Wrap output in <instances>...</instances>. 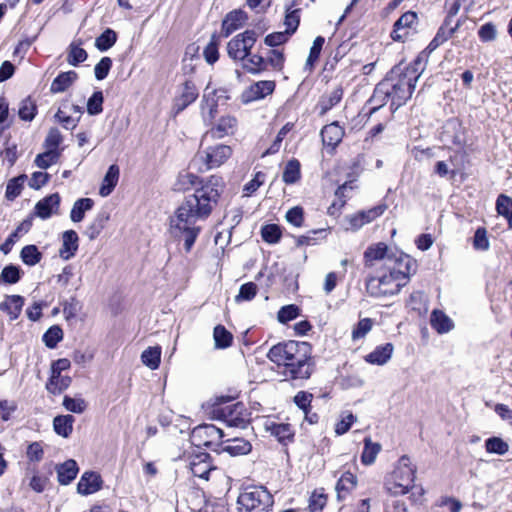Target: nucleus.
Instances as JSON below:
<instances>
[{"label": "nucleus", "mask_w": 512, "mask_h": 512, "mask_svg": "<svg viewBox=\"0 0 512 512\" xmlns=\"http://www.w3.org/2000/svg\"><path fill=\"white\" fill-rule=\"evenodd\" d=\"M221 183L220 177L211 176L193 195L186 198L171 218V233L174 237L184 238L186 252H190L201 231V227L196 225L197 221L205 220L217 205Z\"/></svg>", "instance_id": "f257e3e1"}, {"label": "nucleus", "mask_w": 512, "mask_h": 512, "mask_svg": "<svg viewBox=\"0 0 512 512\" xmlns=\"http://www.w3.org/2000/svg\"><path fill=\"white\" fill-rule=\"evenodd\" d=\"M418 69L413 66L399 64L387 74L392 106H402L412 95L419 78Z\"/></svg>", "instance_id": "f03ea898"}, {"label": "nucleus", "mask_w": 512, "mask_h": 512, "mask_svg": "<svg viewBox=\"0 0 512 512\" xmlns=\"http://www.w3.org/2000/svg\"><path fill=\"white\" fill-rule=\"evenodd\" d=\"M237 503L245 512H269L274 500L271 493L262 485L250 484L240 492Z\"/></svg>", "instance_id": "7ed1b4c3"}, {"label": "nucleus", "mask_w": 512, "mask_h": 512, "mask_svg": "<svg viewBox=\"0 0 512 512\" xmlns=\"http://www.w3.org/2000/svg\"><path fill=\"white\" fill-rule=\"evenodd\" d=\"M312 347L308 342H301L299 348L283 365V374L291 379H308L313 372Z\"/></svg>", "instance_id": "20e7f679"}, {"label": "nucleus", "mask_w": 512, "mask_h": 512, "mask_svg": "<svg viewBox=\"0 0 512 512\" xmlns=\"http://www.w3.org/2000/svg\"><path fill=\"white\" fill-rule=\"evenodd\" d=\"M405 285V281L388 271L380 276L369 277L366 290L371 297L382 298L398 294Z\"/></svg>", "instance_id": "39448f33"}, {"label": "nucleus", "mask_w": 512, "mask_h": 512, "mask_svg": "<svg viewBox=\"0 0 512 512\" xmlns=\"http://www.w3.org/2000/svg\"><path fill=\"white\" fill-rule=\"evenodd\" d=\"M232 154L228 145L217 144L208 146L199 151L193 159V164L198 165V170L207 171L220 167Z\"/></svg>", "instance_id": "423d86ee"}, {"label": "nucleus", "mask_w": 512, "mask_h": 512, "mask_svg": "<svg viewBox=\"0 0 512 512\" xmlns=\"http://www.w3.org/2000/svg\"><path fill=\"white\" fill-rule=\"evenodd\" d=\"M386 269L407 284L417 271V262L403 252L393 251L386 259Z\"/></svg>", "instance_id": "0eeeda50"}, {"label": "nucleus", "mask_w": 512, "mask_h": 512, "mask_svg": "<svg viewBox=\"0 0 512 512\" xmlns=\"http://www.w3.org/2000/svg\"><path fill=\"white\" fill-rule=\"evenodd\" d=\"M258 34L254 30H246L233 37L227 44V53L230 58L245 61L255 45Z\"/></svg>", "instance_id": "6e6552de"}, {"label": "nucleus", "mask_w": 512, "mask_h": 512, "mask_svg": "<svg viewBox=\"0 0 512 512\" xmlns=\"http://www.w3.org/2000/svg\"><path fill=\"white\" fill-rule=\"evenodd\" d=\"M182 469L187 472V477H198L203 480H208L210 473L216 470L208 460L207 454L196 455L189 462H185Z\"/></svg>", "instance_id": "1a4fd4ad"}, {"label": "nucleus", "mask_w": 512, "mask_h": 512, "mask_svg": "<svg viewBox=\"0 0 512 512\" xmlns=\"http://www.w3.org/2000/svg\"><path fill=\"white\" fill-rule=\"evenodd\" d=\"M238 121L234 116H222L217 123L209 129L202 138L201 146L209 139H221L225 136L233 135L237 129Z\"/></svg>", "instance_id": "9d476101"}, {"label": "nucleus", "mask_w": 512, "mask_h": 512, "mask_svg": "<svg viewBox=\"0 0 512 512\" xmlns=\"http://www.w3.org/2000/svg\"><path fill=\"white\" fill-rule=\"evenodd\" d=\"M300 345L301 342L293 340L280 342L269 349L267 358L277 366H283Z\"/></svg>", "instance_id": "9b49d317"}, {"label": "nucleus", "mask_w": 512, "mask_h": 512, "mask_svg": "<svg viewBox=\"0 0 512 512\" xmlns=\"http://www.w3.org/2000/svg\"><path fill=\"white\" fill-rule=\"evenodd\" d=\"M222 415L228 426L245 428L248 423V414L243 403L237 402L222 409Z\"/></svg>", "instance_id": "f8f14e48"}, {"label": "nucleus", "mask_w": 512, "mask_h": 512, "mask_svg": "<svg viewBox=\"0 0 512 512\" xmlns=\"http://www.w3.org/2000/svg\"><path fill=\"white\" fill-rule=\"evenodd\" d=\"M275 82L264 80L250 85L242 94L244 103H249L265 98L275 90Z\"/></svg>", "instance_id": "ddd939ff"}, {"label": "nucleus", "mask_w": 512, "mask_h": 512, "mask_svg": "<svg viewBox=\"0 0 512 512\" xmlns=\"http://www.w3.org/2000/svg\"><path fill=\"white\" fill-rule=\"evenodd\" d=\"M198 89L195 84L187 80L185 81L179 90V95L174 100V110L176 113H180L190 104H192L198 98Z\"/></svg>", "instance_id": "4468645a"}, {"label": "nucleus", "mask_w": 512, "mask_h": 512, "mask_svg": "<svg viewBox=\"0 0 512 512\" xmlns=\"http://www.w3.org/2000/svg\"><path fill=\"white\" fill-rule=\"evenodd\" d=\"M417 22V14L413 11H407L394 23L391 37L394 41H403L408 36V28H411Z\"/></svg>", "instance_id": "2eb2a0df"}, {"label": "nucleus", "mask_w": 512, "mask_h": 512, "mask_svg": "<svg viewBox=\"0 0 512 512\" xmlns=\"http://www.w3.org/2000/svg\"><path fill=\"white\" fill-rule=\"evenodd\" d=\"M248 19L247 14L243 10H233L229 12L222 22V34L228 37L234 31L242 28Z\"/></svg>", "instance_id": "dca6fc26"}, {"label": "nucleus", "mask_w": 512, "mask_h": 512, "mask_svg": "<svg viewBox=\"0 0 512 512\" xmlns=\"http://www.w3.org/2000/svg\"><path fill=\"white\" fill-rule=\"evenodd\" d=\"M202 437H206V439L203 442L196 443V445L209 446L214 441H218L223 438V431L213 424H207L195 428L192 432L193 441Z\"/></svg>", "instance_id": "f3484780"}, {"label": "nucleus", "mask_w": 512, "mask_h": 512, "mask_svg": "<svg viewBox=\"0 0 512 512\" xmlns=\"http://www.w3.org/2000/svg\"><path fill=\"white\" fill-rule=\"evenodd\" d=\"M60 204V196L58 193L51 194L41 199L35 205V213L42 219L49 218L55 209H58Z\"/></svg>", "instance_id": "a211bd4d"}, {"label": "nucleus", "mask_w": 512, "mask_h": 512, "mask_svg": "<svg viewBox=\"0 0 512 512\" xmlns=\"http://www.w3.org/2000/svg\"><path fill=\"white\" fill-rule=\"evenodd\" d=\"M343 135L344 130L337 122L328 124L321 130L323 143L331 147L337 146L341 142Z\"/></svg>", "instance_id": "6ab92c4d"}, {"label": "nucleus", "mask_w": 512, "mask_h": 512, "mask_svg": "<svg viewBox=\"0 0 512 512\" xmlns=\"http://www.w3.org/2000/svg\"><path fill=\"white\" fill-rule=\"evenodd\" d=\"M63 243L60 249V257L69 260L78 250V235L74 230H68L63 233Z\"/></svg>", "instance_id": "aec40b11"}, {"label": "nucleus", "mask_w": 512, "mask_h": 512, "mask_svg": "<svg viewBox=\"0 0 512 512\" xmlns=\"http://www.w3.org/2000/svg\"><path fill=\"white\" fill-rule=\"evenodd\" d=\"M393 476L399 480H415L416 467L407 456H402L393 471Z\"/></svg>", "instance_id": "412c9836"}, {"label": "nucleus", "mask_w": 512, "mask_h": 512, "mask_svg": "<svg viewBox=\"0 0 512 512\" xmlns=\"http://www.w3.org/2000/svg\"><path fill=\"white\" fill-rule=\"evenodd\" d=\"M120 175V169L116 164H112L103 179L102 185L99 189V194L102 197L109 196L116 187Z\"/></svg>", "instance_id": "4be33fe9"}, {"label": "nucleus", "mask_w": 512, "mask_h": 512, "mask_svg": "<svg viewBox=\"0 0 512 512\" xmlns=\"http://www.w3.org/2000/svg\"><path fill=\"white\" fill-rule=\"evenodd\" d=\"M78 74L73 71L61 72L51 83L50 91L52 93H62L66 91L76 80Z\"/></svg>", "instance_id": "5701e85b"}, {"label": "nucleus", "mask_w": 512, "mask_h": 512, "mask_svg": "<svg viewBox=\"0 0 512 512\" xmlns=\"http://www.w3.org/2000/svg\"><path fill=\"white\" fill-rule=\"evenodd\" d=\"M389 84V80H386L385 78L376 86L373 95L369 100L370 103L375 104V106L372 107L370 113H374L376 110H378L381 106H383L386 103L388 98H391Z\"/></svg>", "instance_id": "b1692460"}, {"label": "nucleus", "mask_w": 512, "mask_h": 512, "mask_svg": "<svg viewBox=\"0 0 512 512\" xmlns=\"http://www.w3.org/2000/svg\"><path fill=\"white\" fill-rule=\"evenodd\" d=\"M392 353L393 345L391 343H386L376 347L374 351L365 357V360L370 364L384 365L391 358Z\"/></svg>", "instance_id": "393cba45"}, {"label": "nucleus", "mask_w": 512, "mask_h": 512, "mask_svg": "<svg viewBox=\"0 0 512 512\" xmlns=\"http://www.w3.org/2000/svg\"><path fill=\"white\" fill-rule=\"evenodd\" d=\"M24 305V298L20 295H11L7 300L0 303V310L10 315L11 320H15L20 315Z\"/></svg>", "instance_id": "a878e982"}, {"label": "nucleus", "mask_w": 512, "mask_h": 512, "mask_svg": "<svg viewBox=\"0 0 512 512\" xmlns=\"http://www.w3.org/2000/svg\"><path fill=\"white\" fill-rule=\"evenodd\" d=\"M390 252H393V251L389 250L388 246L383 242H379L375 245H371L364 252V258H365L366 264H368V262H373L376 260H383L384 265L386 266V259L389 256Z\"/></svg>", "instance_id": "bb28decb"}, {"label": "nucleus", "mask_w": 512, "mask_h": 512, "mask_svg": "<svg viewBox=\"0 0 512 512\" xmlns=\"http://www.w3.org/2000/svg\"><path fill=\"white\" fill-rule=\"evenodd\" d=\"M495 209L499 216H502L507 220L509 229H512V198L506 194H499Z\"/></svg>", "instance_id": "cd10ccee"}, {"label": "nucleus", "mask_w": 512, "mask_h": 512, "mask_svg": "<svg viewBox=\"0 0 512 512\" xmlns=\"http://www.w3.org/2000/svg\"><path fill=\"white\" fill-rule=\"evenodd\" d=\"M343 97V88L335 87L330 93L321 97L319 101L320 114L324 115L327 111L337 105Z\"/></svg>", "instance_id": "c85d7f7f"}, {"label": "nucleus", "mask_w": 512, "mask_h": 512, "mask_svg": "<svg viewBox=\"0 0 512 512\" xmlns=\"http://www.w3.org/2000/svg\"><path fill=\"white\" fill-rule=\"evenodd\" d=\"M74 420V417L69 414L56 416L53 420L54 431L67 438L72 433Z\"/></svg>", "instance_id": "c756f323"}, {"label": "nucleus", "mask_w": 512, "mask_h": 512, "mask_svg": "<svg viewBox=\"0 0 512 512\" xmlns=\"http://www.w3.org/2000/svg\"><path fill=\"white\" fill-rule=\"evenodd\" d=\"M226 442L227 444L223 450L233 456L246 455L252 449L250 442L243 438H234L232 440H227Z\"/></svg>", "instance_id": "7c9ffc66"}, {"label": "nucleus", "mask_w": 512, "mask_h": 512, "mask_svg": "<svg viewBox=\"0 0 512 512\" xmlns=\"http://www.w3.org/2000/svg\"><path fill=\"white\" fill-rule=\"evenodd\" d=\"M94 201L91 198H80L75 201L70 212V218L73 222H81L84 219L85 212L92 209Z\"/></svg>", "instance_id": "2f4dec72"}, {"label": "nucleus", "mask_w": 512, "mask_h": 512, "mask_svg": "<svg viewBox=\"0 0 512 512\" xmlns=\"http://www.w3.org/2000/svg\"><path fill=\"white\" fill-rule=\"evenodd\" d=\"M242 67L252 74H258L267 70V62L264 57L258 54H251L242 61Z\"/></svg>", "instance_id": "473e14b6"}, {"label": "nucleus", "mask_w": 512, "mask_h": 512, "mask_svg": "<svg viewBox=\"0 0 512 512\" xmlns=\"http://www.w3.org/2000/svg\"><path fill=\"white\" fill-rule=\"evenodd\" d=\"M58 480H75L79 468L77 462L69 459L62 464L56 466Z\"/></svg>", "instance_id": "72a5a7b5"}, {"label": "nucleus", "mask_w": 512, "mask_h": 512, "mask_svg": "<svg viewBox=\"0 0 512 512\" xmlns=\"http://www.w3.org/2000/svg\"><path fill=\"white\" fill-rule=\"evenodd\" d=\"M381 450L379 443L372 442L370 437L364 439V449L361 455V460L365 465L374 463L378 453Z\"/></svg>", "instance_id": "f704fd0d"}, {"label": "nucleus", "mask_w": 512, "mask_h": 512, "mask_svg": "<svg viewBox=\"0 0 512 512\" xmlns=\"http://www.w3.org/2000/svg\"><path fill=\"white\" fill-rule=\"evenodd\" d=\"M71 378L62 376L61 374H51V377L46 384V388L50 393L59 394L69 387Z\"/></svg>", "instance_id": "c9c22d12"}, {"label": "nucleus", "mask_w": 512, "mask_h": 512, "mask_svg": "<svg viewBox=\"0 0 512 512\" xmlns=\"http://www.w3.org/2000/svg\"><path fill=\"white\" fill-rule=\"evenodd\" d=\"M198 184H202V180L197 175L185 172L178 175L174 188L178 191H186Z\"/></svg>", "instance_id": "e433bc0d"}, {"label": "nucleus", "mask_w": 512, "mask_h": 512, "mask_svg": "<svg viewBox=\"0 0 512 512\" xmlns=\"http://www.w3.org/2000/svg\"><path fill=\"white\" fill-rule=\"evenodd\" d=\"M160 358H161V348L160 347H148L141 354L142 363L152 370H155L159 367Z\"/></svg>", "instance_id": "4c0bfd02"}, {"label": "nucleus", "mask_w": 512, "mask_h": 512, "mask_svg": "<svg viewBox=\"0 0 512 512\" xmlns=\"http://www.w3.org/2000/svg\"><path fill=\"white\" fill-rule=\"evenodd\" d=\"M26 179L27 176L25 174L10 179L6 186L5 197L10 201L17 198L22 192Z\"/></svg>", "instance_id": "58836bf2"}, {"label": "nucleus", "mask_w": 512, "mask_h": 512, "mask_svg": "<svg viewBox=\"0 0 512 512\" xmlns=\"http://www.w3.org/2000/svg\"><path fill=\"white\" fill-rule=\"evenodd\" d=\"M20 258L24 264L35 266L41 261L42 253L38 250L36 245H26L20 252Z\"/></svg>", "instance_id": "ea45409f"}, {"label": "nucleus", "mask_w": 512, "mask_h": 512, "mask_svg": "<svg viewBox=\"0 0 512 512\" xmlns=\"http://www.w3.org/2000/svg\"><path fill=\"white\" fill-rule=\"evenodd\" d=\"M108 219L109 216L106 213H99L91 222V224L87 227L85 235L90 240L96 239L104 229L105 223Z\"/></svg>", "instance_id": "a19ab883"}, {"label": "nucleus", "mask_w": 512, "mask_h": 512, "mask_svg": "<svg viewBox=\"0 0 512 512\" xmlns=\"http://www.w3.org/2000/svg\"><path fill=\"white\" fill-rule=\"evenodd\" d=\"M213 337L216 348L225 349L232 344V334L222 325L214 328Z\"/></svg>", "instance_id": "79ce46f5"}, {"label": "nucleus", "mask_w": 512, "mask_h": 512, "mask_svg": "<svg viewBox=\"0 0 512 512\" xmlns=\"http://www.w3.org/2000/svg\"><path fill=\"white\" fill-rule=\"evenodd\" d=\"M430 325L439 334H444L448 332V317L443 311L435 309L430 315Z\"/></svg>", "instance_id": "37998d69"}, {"label": "nucleus", "mask_w": 512, "mask_h": 512, "mask_svg": "<svg viewBox=\"0 0 512 512\" xmlns=\"http://www.w3.org/2000/svg\"><path fill=\"white\" fill-rule=\"evenodd\" d=\"M117 40V34L114 30L107 28L95 40V46L98 50L104 52L110 49Z\"/></svg>", "instance_id": "c03bdc74"}, {"label": "nucleus", "mask_w": 512, "mask_h": 512, "mask_svg": "<svg viewBox=\"0 0 512 512\" xmlns=\"http://www.w3.org/2000/svg\"><path fill=\"white\" fill-rule=\"evenodd\" d=\"M283 181L286 184H294L300 178V163L296 159L288 161L283 171Z\"/></svg>", "instance_id": "a18cd8bd"}, {"label": "nucleus", "mask_w": 512, "mask_h": 512, "mask_svg": "<svg viewBox=\"0 0 512 512\" xmlns=\"http://www.w3.org/2000/svg\"><path fill=\"white\" fill-rule=\"evenodd\" d=\"M37 107L30 97L23 99L19 104L18 115L23 121H32L36 115Z\"/></svg>", "instance_id": "49530a36"}, {"label": "nucleus", "mask_w": 512, "mask_h": 512, "mask_svg": "<svg viewBox=\"0 0 512 512\" xmlns=\"http://www.w3.org/2000/svg\"><path fill=\"white\" fill-rule=\"evenodd\" d=\"M487 452L504 455L509 450V445L500 437H491L485 441Z\"/></svg>", "instance_id": "de8ad7c7"}, {"label": "nucleus", "mask_w": 512, "mask_h": 512, "mask_svg": "<svg viewBox=\"0 0 512 512\" xmlns=\"http://www.w3.org/2000/svg\"><path fill=\"white\" fill-rule=\"evenodd\" d=\"M87 56V52L81 48L79 44L73 42L69 46L67 62L72 66H77L84 62L87 59Z\"/></svg>", "instance_id": "09e8293b"}, {"label": "nucleus", "mask_w": 512, "mask_h": 512, "mask_svg": "<svg viewBox=\"0 0 512 512\" xmlns=\"http://www.w3.org/2000/svg\"><path fill=\"white\" fill-rule=\"evenodd\" d=\"M447 25H448V16L445 17V19L443 20L442 25L438 29L437 34L432 39V41L429 43V45L427 47V50H428L429 53L434 51L437 47H439L440 45L444 44L448 40V28H447Z\"/></svg>", "instance_id": "8fccbe9b"}, {"label": "nucleus", "mask_w": 512, "mask_h": 512, "mask_svg": "<svg viewBox=\"0 0 512 512\" xmlns=\"http://www.w3.org/2000/svg\"><path fill=\"white\" fill-rule=\"evenodd\" d=\"M21 275L20 267L10 264L2 269L0 279L6 284H15L21 279Z\"/></svg>", "instance_id": "3c124183"}, {"label": "nucleus", "mask_w": 512, "mask_h": 512, "mask_svg": "<svg viewBox=\"0 0 512 512\" xmlns=\"http://www.w3.org/2000/svg\"><path fill=\"white\" fill-rule=\"evenodd\" d=\"M257 291L258 287L254 282H247L240 286L239 293L235 296V302L250 301L256 296Z\"/></svg>", "instance_id": "603ef678"}, {"label": "nucleus", "mask_w": 512, "mask_h": 512, "mask_svg": "<svg viewBox=\"0 0 512 512\" xmlns=\"http://www.w3.org/2000/svg\"><path fill=\"white\" fill-rule=\"evenodd\" d=\"M59 157V152L56 150H47L44 153L38 154L35 158V164L41 169H47L52 164L56 163Z\"/></svg>", "instance_id": "864d4df0"}, {"label": "nucleus", "mask_w": 512, "mask_h": 512, "mask_svg": "<svg viewBox=\"0 0 512 512\" xmlns=\"http://www.w3.org/2000/svg\"><path fill=\"white\" fill-rule=\"evenodd\" d=\"M62 338V329L59 326H52L44 333L43 342L48 348H55Z\"/></svg>", "instance_id": "5fc2aeb1"}, {"label": "nucleus", "mask_w": 512, "mask_h": 512, "mask_svg": "<svg viewBox=\"0 0 512 512\" xmlns=\"http://www.w3.org/2000/svg\"><path fill=\"white\" fill-rule=\"evenodd\" d=\"M217 93H225L224 90H216L212 89L210 91V84L206 86L203 93V100L210 106L208 117H205V121L212 120L217 113V102L213 100L212 95H216Z\"/></svg>", "instance_id": "6e6d98bb"}, {"label": "nucleus", "mask_w": 512, "mask_h": 512, "mask_svg": "<svg viewBox=\"0 0 512 512\" xmlns=\"http://www.w3.org/2000/svg\"><path fill=\"white\" fill-rule=\"evenodd\" d=\"M261 236L267 243L274 244L280 240L281 230L276 224H267L261 228Z\"/></svg>", "instance_id": "4d7b16f0"}, {"label": "nucleus", "mask_w": 512, "mask_h": 512, "mask_svg": "<svg viewBox=\"0 0 512 512\" xmlns=\"http://www.w3.org/2000/svg\"><path fill=\"white\" fill-rule=\"evenodd\" d=\"M103 93L102 91H95L87 102V112L89 115H98L103 111Z\"/></svg>", "instance_id": "13d9d810"}, {"label": "nucleus", "mask_w": 512, "mask_h": 512, "mask_svg": "<svg viewBox=\"0 0 512 512\" xmlns=\"http://www.w3.org/2000/svg\"><path fill=\"white\" fill-rule=\"evenodd\" d=\"M294 124L291 122L286 123L278 132L274 142L272 145L266 150L264 155L266 154H274L279 151L281 143L285 136L293 129Z\"/></svg>", "instance_id": "bf43d9fd"}, {"label": "nucleus", "mask_w": 512, "mask_h": 512, "mask_svg": "<svg viewBox=\"0 0 512 512\" xmlns=\"http://www.w3.org/2000/svg\"><path fill=\"white\" fill-rule=\"evenodd\" d=\"M324 43L325 39L322 36H317L314 39L313 45L310 48L309 56L306 60V66L313 67L314 63L318 60L320 56Z\"/></svg>", "instance_id": "052dcab7"}, {"label": "nucleus", "mask_w": 512, "mask_h": 512, "mask_svg": "<svg viewBox=\"0 0 512 512\" xmlns=\"http://www.w3.org/2000/svg\"><path fill=\"white\" fill-rule=\"evenodd\" d=\"M385 489L392 495H404L412 489L422 491V488L415 484L408 486L403 485L401 482H385Z\"/></svg>", "instance_id": "680f3d73"}, {"label": "nucleus", "mask_w": 512, "mask_h": 512, "mask_svg": "<svg viewBox=\"0 0 512 512\" xmlns=\"http://www.w3.org/2000/svg\"><path fill=\"white\" fill-rule=\"evenodd\" d=\"M63 406L66 410L73 413H82L86 409V402L82 398H72L70 396H64Z\"/></svg>", "instance_id": "e2e57ef3"}, {"label": "nucleus", "mask_w": 512, "mask_h": 512, "mask_svg": "<svg viewBox=\"0 0 512 512\" xmlns=\"http://www.w3.org/2000/svg\"><path fill=\"white\" fill-rule=\"evenodd\" d=\"M265 60L267 67L271 66L275 70H282L285 61L284 53L282 50L272 49Z\"/></svg>", "instance_id": "0e129e2a"}, {"label": "nucleus", "mask_w": 512, "mask_h": 512, "mask_svg": "<svg viewBox=\"0 0 512 512\" xmlns=\"http://www.w3.org/2000/svg\"><path fill=\"white\" fill-rule=\"evenodd\" d=\"M299 315L298 306L291 304L283 306L277 314L278 321L280 323H287L293 319H295Z\"/></svg>", "instance_id": "69168bd1"}, {"label": "nucleus", "mask_w": 512, "mask_h": 512, "mask_svg": "<svg viewBox=\"0 0 512 512\" xmlns=\"http://www.w3.org/2000/svg\"><path fill=\"white\" fill-rule=\"evenodd\" d=\"M44 456V449L42 442H33L28 445L26 450V457L30 462H40Z\"/></svg>", "instance_id": "338daca9"}, {"label": "nucleus", "mask_w": 512, "mask_h": 512, "mask_svg": "<svg viewBox=\"0 0 512 512\" xmlns=\"http://www.w3.org/2000/svg\"><path fill=\"white\" fill-rule=\"evenodd\" d=\"M290 38L289 32L283 31V32H274L271 34H268L265 39L264 43L267 46L270 47H277L284 43H286Z\"/></svg>", "instance_id": "774afa93"}]
</instances>
